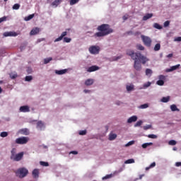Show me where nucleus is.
Masks as SVG:
<instances>
[{
    "instance_id": "obj_1",
    "label": "nucleus",
    "mask_w": 181,
    "mask_h": 181,
    "mask_svg": "<svg viewBox=\"0 0 181 181\" xmlns=\"http://www.w3.org/2000/svg\"><path fill=\"white\" fill-rule=\"evenodd\" d=\"M126 53L127 56H130L132 60H134V68L136 71H141L142 70V65L138 60L141 62L142 64H146V62H149V59L142 55L141 52H135L132 49H127Z\"/></svg>"
},
{
    "instance_id": "obj_2",
    "label": "nucleus",
    "mask_w": 181,
    "mask_h": 181,
    "mask_svg": "<svg viewBox=\"0 0 181 181\" xmlns=\"http://www.w3.org/2000/svg\"><path fill=\"white\" fill-rule=\"evenodd\" d=\"M97 30L98 32L94 34L93 37H104V36H107V35H110V33L114 32V30L108 24L98 25Z\"/></svg>"
},
{
    "instance_id": "obj_3",
    "label": "nucleus",
    "mask_w": 181,
    "mask_h": 181,
    "mask_svg": "<svg viewBox=\"0 0 181 181\" xmlns=\"http://www.w3.org/2000/svg\"><path fill=\"white\" fill-rule=\"evenodd\" d=\"M28 173H29V170L26 169V168H18L16 172V176L20 179H23V177H26Z\"/></svg>"
},
{
    "instance_id": "obj_4",
    "label": "nucleus",
    "mask_w": 181,
    "mask_h": 181,
    "mask_svg": "<svg viewBox=\"0 0 181 181\" xmlns=\"http://www.w3.org/2000/svg\"><path fill=\"white\" fill-rule=\"evenodd\" d=\"M141 37L145 46H147V47H151V45H152V40L151 37L145 35H141Z\"/></svg>"
},
{
    "instance_id": "obj_5",
    "label": "nucleus",
    "mask_w": 181,
    "mask_h": 181,
    "mask_svg": "<svg viewBox=\"0 0 181 181\" xmlns=\"http://www.w3.org/2000/svg\"><path fill=\"white\" fill-rule=\"evenodd\" d=\"M29 142V137H19L16 139V144H18V145H25V144H28Z\"/></svg>"
},
{
    "instance_id": "obj_6",
    "label": "nucleus",
    "mask_w": 181,
    "mask_h": 181,
    "mask_svg": "<svg viewBox=\"0 0 181 181\" xmlns=\"http://www.w3.org/2000/svg\"><path fill=\"white\" fill-rule=\"evenodd\" d=\"M23 158V152H21L15 156H11V159L15 162H19Z\"/></svg>"
},
{
    "instance_id": "obj_7",
    "label": "nucleus",
    "mask_w": 181,
    "mask_h": 181,
    "mask_svg": "<svg viewBox=\"0 0 181 181\" xmlns=\"http://www.w3.org/2000/svg\"><path fill=\"white\" fill-rule=\"evenodd\" d=\"M89 52L91 54H98V53H100V47L92 46L89 47Z\"/></svg>"
},
{
    "instance_id": "obj_8",
    "label": "nucleus",
    "mask_w": 181,
    "mask_h": 181,
    "mask_svg": "<svg viewBox=\"0 0 181 181\" xmlns=\"http://www.w3.org/2000/svg\"><path fill=\"white\" fill-rule=\"evenodd\" d=\"M30 111V108L28 105L20 107V112H29Z\"/></svg>"
},
{
    "instance_id": "obj_9",
    "label": "nucleus",
    "mask_w": 181,
    "mask_h": 181,
    "mask_svg": "<svg viewBox=\"0 0 181 181\" xmlns=\"http://www.w3.org/2000/svg\"><path fill=\"white\" fill-rule=\"evenodd\" d=\"M65 36H67V31L63 32L58 38L54 40V42H60V40H63L64 37H66Z\"/></svg>"
},
{
    "instance_id": "obj_10",
    "label": "nucleus",
    "mask_w": 181,
    "mask_h": 181,
    "mask_svg": "<svg viewBox=\"0 0 181 181\" xmlns=\"http://www.w3.org/2000/svg\"><path fill=\"white\" fill-rule=\"evenodd\" d=\"M4 36L5 37H8V36H13V37H16V36H18V34L16 33V32H12V31H10V32H5L4 33Z\"/></svg>"
},
{
    "instance_id": "obj_11",
    "label": "nucleus",
    "mask_w": 181,
    "mask_h": 181,
    "mask_svg": "<svg viewBox=\"0 0 181 181\" xmlns=\"http://www.w3.org/2000/svg\"><path fill=\"white\" fill-rule=\"evenodd\" d=\"M40 32V29L39 28H33L30 33V36H33L35 35H37Z\"/></svg>"
},
{
    "instance_id": "obj_12",
    "label": "nucleus",
    "mask_w": 181,
    "mask_h": 181,
    "mask_svg": "<svg viewBox=\"0 0 181 181\" xmlns=\"http://www.w3.org/2000/svg\"><path fill=\"white\" fill-rule=\"evenodd\" d=\"M97 70H100V67H98V66L94 65V66H90V67L88 69L87 71H88V73H91V72H93V71H97Z\"/></svg>"
},
{
    "instance_id": "obj_13",
    "label": "nucleus",
    "mask_w": 181,
    "mask_h": 181,
    "mask_svg": "<svg viewBox=\"0 0 181 181\" xmlns=\"http://www.w3.org/2000/svg\"><path fill=\"white\" fill-rule=\"evenodd\" d=\"M138 117L136 116H132L127 119L128 124H132V122H136L137 121Z\"/></svg>"
},
{
    "instance_id": "obj_14",
    "label": "nucleus",
    "mask_w": 181,
    "mask_h": 181,
    "mask_svg": "<svg viewBox=\"0 0 181 181\" xmlns=\"http://www.w3.org/2000/svg\"><path fill=\"white\" fill-rule=\"evenodd\" d=\"M34 179H37L39 177V169H34L32 173Z\"/></svg>"
},
{
    "instance_id": "obj_15",
    "label": "nucleus",
    "mask_w": 181,
    "mask_h": 181,
    "mask_svg": "<svg viewBox=\"0 0 181 181\" xmlns=\"http://www.w3.org/2000/svg\"><path fill=\"white\" fill-rule=\"evenodd\" d=\"M180 67V64H177V65H175V66H173L170 67V69H168L166 70V71L168 73L170 72V71H173L175 70H177V69Z\"/></svg>"
},
{
    "instance_id": "obj_16",
    "label": "nucleus",
    "mask_w": 181,
    "mask_h": 181,
    "mask_svg": "<svg viewBox=\"0 0 181 181\" xmlns=\"http://www.w3.org/2000/svg\"><path fill=\"white\" fill-rule=\"evenodd\" d=\"M37 129H43V128H45V123L40 120L38 121L37 122Z\"/></svg>"
},
{
    "instance_id": "obj_17",
    "label": "nucleus",
    "mask_w": 181,
    "mask_h": 181,
    "mask_svg": "<svg viewBox=\"0 0 181 181\" xmlns=\"http://www.w3.org/2000/svg\"><path fill=\"white\" fill-rule=\"evenodd\" d=\"M55 73L59 76H62V74H66L67 73V69L56 70Z\"/></svg>"
},
{
    "instance_id": "obj_18",
    "label": "nucleus",
    "mask_w": 181,
    "mask_h": 181,
    "mask_svg": "<svg viewBox=\"0 0 181 181\" xmlns=\"http://www.w3.org/2000/svg\"><path fill=\"white\" fill-rule=\"evenodd\" d=\"M20 133H21L22 135H29V129H22L20 130Z\"/></svg>"
},
{
    "instance_id": "obj_19",
    "label": "nucleus",
    "mask_w": 181,
    "mask_h": 181,
    "mask_svg": "<svg viewBox=\"0 0 181 181\" xmlns=\"http://www.w3.org/2000/svg\"><path fill=\"white\" fill-rule=\"evenodd\" d=\"M60 2H62V0H55L52 3V6L57 8V6H59V5L60 4Z\"/></svg>"
},
{
    "instance_id": "obj_20",
    "label": "nucleus",
    "mask_w": 181,
    "mask_h": 181,
    "mask_svg": "<svg viewBox=\"0 0 181 181\" xmlns=\"http://www.w3.org/2000/svg\"><path fill=\"white\" fill-rule=\"evenodd\" d=\"M93 83H94V81L93 79H87L85 81L86 86H93Z\"/></svg>"
},
{
    "instance_id": "obj_21",
    "label": "nucleus",
    "mask_w": 181,
    "mask_h": 181,
    "mask_svg": "<svg viewBox=\"0 0 181 181\" xmlns=\"http://www.w3.org/2000/svg\"><path fill=\"white\" fill-rule=\"evenodd\" d=\"M153 71L151 69H146V76H148V77H151L152 76Z\"/></svg>"
},
{
    "instance_id": "obj_22",
    "label": "nucleus",
    "mask_w": 181,
    "mask_h": 181,
    "mask_svg": "<svg viewBox=\"0 0 181 181\" xmlns=\"http://www.w3.org/2000/svg\"><path fill=\"white\" fill-rule=\"evenodd\" d=\"M153 16L152 13H147L146 16L143 17V21H148V19H151Z\"/></svg>"
},
{
    "instance_id": "obj_23",
    "label": "nucleus",
    "mask_w": 181,
    "mask_h": 181,
    "mask_svg": "<svg viewBox=\"0 0 181 181\" xmlns=\"http://www.w3.org/2000/svg\"><path fill=\"white\" fill-rule=\"evenodd\" d=\"M170 110L173 112L180 111V110H179V108H177V106H176V105L175 104L170 105Z\"/></svg>"
},
{
    "instance_id": "obj_24",
    "label": "nucleus",
    "mask_w": 181,
    "mask_h": 181,
    "mask_svg": "<svg viewBox=\"0 0 181 181\" xmlns=\"http://www.w3.org/2000/svg\"><path fill=\"white\" fill-rule=\"evenodd\" d=\"M152 145H153V143L150 142V143H145L142 144V148L143 149H146L147 146H152Z\"/></svg>"
},
{
    "instance_id": "obj_25",
    "label": "nucleus",
    "mask_w": 181,
    "mask_h": 181,
    "mask_svg": "<svg viewBox=\"0 0 181 181\" xmlns=\"http://www.w3.org/2000/svg\"><path fill=\"white\" fill-rule=\"evenodd\" d=\"M33 18H35V14H30L27 17H25L24 21L28 22V21H30L31 19H33Z\"/></svg>"
},
{
    "instance_id": "obj_26",
    "label": "nucleus",
    "mask_w": 181,
    "mask_h": 181,
    "mask_svg": "<svg viewBox=\"0 0 181 181\" xmlns=\"http://www.w3.org/2000/svg\"><path fill=\"white\" fill-rule=\"evenodd\" d=\"M170 100V96L163 97L161 99V102L162 103H169Z\"/></svg>"
},
{
    "instance_id": "obj_27",
    "label": "nucleus",
    "mask_w": 181,
    "mask_h": 181,
    "mask_svg": "<svg viewBox=\"0 0 181 181\" xmlns=\"http://www.w3.org/2000/svg\"><path fill=\"white\" fill-rule=\"evenodd\" d=\"M117 138V134H110L109 135V140L110 141H114V139H115Z\"/></svg>"
},
{
    "instance_id": "obj_28",
    "label": "nucleus",
    "mask_w": 181,
    "mask_h": 181,
    "mask_svg": "<svg viewBox=\"0 0 181 181\" xmlns=\"http://www.w3.org/2000/svg\"><path fill=\"white\" fill-rule=\"evenodd\" d=\"M136 47L137 50H145V47L141 44L136 45Z\"/></svg>"
},
{
    "instance_id": "obj_29",
    "label": "nucleus",
    "mask_w": 181,
    "mask_h": 181,
    "mask_svg": "<svg viewBox=\"0 0 181 181\" xmlns=\"http://www.w3.org/2000/svg\"><path fill=\"white\" fill-rule=\"evenodd\" d=\"M159 50H160V44L157 43L154 47V51L155 52H159Z\"/></svg>"
},
{
    "instance_id": "obj_30",
    "label": "nucleus",
    "mask_w": 181,
    "mask_h": 181,
    "mask_svg": "<svg viewBox=\"0 0 181 181\" xmlns=\"http://www.w3.org/2000/svg\"><path fill=\"white\" fill-rule=\"evenodd\" d=\"M124 163L126 165H128L129 163H135V160H134L133 158H130V159H128L126 161H124Z\"/></svg>"
},
{
    "instance_id": "obj_31",
    "label": "nucleus",
    "mask_w": 181,
    "mask_h": 181,
    "mask_svg": "<svg viewBox=\"0 0 181 181\" xmlns=\"http://www.w3.org/2000/svg\"><path fill=\"white\" fill-rule=\"evenodd\" d=\"M52 60H53V58H52V57L45 58L44 59V64H47L48 63H50V62H52Z\"/></svg>"
},
{
    "instance_id": "obj_32",
    "label": "nucleus",
    "mask_w": 181,
    "mask_h": 181,
    "mask_svg": "<svg viewBox=\"0 0 181 181\" xmlns=\"http://www.w3.org/2000/svg\"><path fill=\"white\" fill-rule=\"evenodd\" d=\"M63 42L64 43H70L71 42V38L65 37L63 38Z\"/></svg>"
},
{
    "instance_id": "obj_33",
    "label": "nucleus",
    "mask_w": 181,
    "mask_h": 181,
    "mask_svg": "<svg viewBox=\"0 0 181 181\" xmlns=\"http://www.w3.org/2000/svg\"><path fill=\"white\" fill-rule=\"evenodd\" d=\"M156 166V163L153 162L152 163L149 167L146 168V170H149L151 168H155Z\"/></svg>"
},
{
    "instance_id": "obj_34",
    "label": "nucleus",
    "mask_w": 181,
    "mask_h": 181,
    "mask_svg": "<svg viewBox=\"0 0 181 181\" xmlns=\"http://www.w3.org/2000/svg\"><path fill=\"white\" fill-rule=\"evenodd\" d=\"M148 107H149V105H148V103H145L143 105H141L139 108H141V110H145V108H148Z\"/></svg>"
},
{
    "instance_id": "obj_35",
    "label": "nucleus",
    "mask_w": 181,
    "mask_h": 181,
    "mask_svg": "<svg viewBox=\"0 0 181 181\" xmlns=\"http://www.w3.org/2000/svg\"><path fill=\"white\" fill-rule=\"evenodd\" d=\"M153 28H155L156 29L160 30L162 29V25H159V23H156L153 24Z\"/></svg>"
},
{
    "instance_id": "obj_36",
    "label": "nucleus",
    "mask_w": 181,
    "mask_h": 181,
    "mask_svg": "<svg viewBox=\"0 0 181 181\" xmlns=\"http://www.w3.org/2000/svg\"><path fill=\"white\" fill-rule=\"evenodd\" d=\"M151 128H152L151 124H148L143 127V129H144V131H148V129H151Z\"/></svg>"
},
{
    "instance_id": "obj_37",
    "label": "nucleus",
    "mask_w": 181,
    "mask_h": 181,
    "mask_svg": "<svg viewBox=\"0 0 181 181\" xmlns=\"http://www.w3.org/2000/svg\"><path fill=\"white\" fill-rule=\"evenodd\" d=\"M21 8V5L19 4H16L13 6V9L15 11H18Z\"/></svg>"
},
{
    "instance_id": "obj_38",
    "label": "nucleus",
    "mask_w": 181,
    "mask_h": 181,
    "mask_svg": "<svg viewBox=\"0 0 181 181\" xmlns=\"http://www.w3.org/2000/svg\"><path fill=\"white\" fill-rule=\"evenodd\" d=\"M0 136H1V138H6V136H8V132H2L0 134Z\"/></svg>"
},
{
    "instance_id": "obj_39",
    "label": "nucleus",
    "mask_w": 181,
    "mask_h": 181,
    "mask_svg": "<svg viewBox=\"0 0 181 181\" xmlns=\"http://www.w3.org/2000/svg\"><path fill=\"white\" fill-rule=\"evenodd\" d=\"M80 0H70L69 4L71 6L76 5Z\"/></svg>"
},
{
    "instance_id": "obj_40",
    "label": "nucleus",
    "mask_w": 181,
    "mask_h": 181,
    "mask_svg": "<svg viewBox=\"0 0 181 181\" xmlns=\"http://www.w3.org/2000/svg\"><path fill=\"white\" fill-rule=\"evenodd\" d=\"M112 174H109L103 177V180H107V179H111Z\"/></svg>"
},
{
    "instance_id": "obj_41",
    "label": "nucleus",
    "mask_w": 181,
    "mask_h": 181,
    "mask_svg": "<svg viewBox=\"0 0 181 181\" xmlns=\"http://www.w3.org/2000/svg\"><path fill=\"white\" fill-rule=\"evenodd\" d=\"M25 81H32L33 80V77L32 76H27L25 78Z\"/></svg>"
},
{
    "instance_id": "obj_42",
    "label": "nucleus",
    "mask_w": 181,
    "mask_h": 181,
    "mask_svg": "<svg viewBox=\"0 0 181 181\" xmlns=\"http://www.w3.org/2000/svg\"><path fill=\"white\" fill-rule=\"evenodd\" d=\"M147 136L151 139H156V138H158V136L156 134H148Z\"/></svg>"
},
{
    "instance_id": "obj_43",
    "label": "nucleus",
    "mask_w": 181,
    "mask_h": 181,
    "mask_svg": "<svg viewBox=\"0 0 181 181\" xmlns=\"http://www.w3.org/2000/svg\"><path fill=\"white\" fill-rule=\"evenodd\" d=\"M152 83L151 82H147L143 85L144 88H148V87H151Z\"/></svg>"
},
{
    "instance_id": "obj_44",
    "label": "nucleus",
    "mask_w": 181,
    "mask_h": 181,
    "mask_svg": "<svg viewBox=\"0 0 181 181\" xmlns=\"http://www.w3.org/2000/svg\"><path fill=\"white\" fill-rule=\"evenodd\" d=\"M134 90V86L130 85V86H127V91H132Z\"/></svg>"
},
{
    "instance_id": "obj_45",
    "label": "nucleus",
    "mask_w": 181,
    "mask_h": 181,
    "mask_svg": "<svg viewBox=\"0 0 181 181\" xmlns=\"http://www.w3.org/2000/svg\"><path fill=\"white\" fill-rule=\"evenodd\" d=\"M156 84L158 86H163V84H165V81H163V80H158L157 82H156Z\"/></svg>"
},
{
    "instance_id": "obj_46",
    "label": "nucleus",
    "mask_w": 181,
    "mask_h": 181,
    "mask_svg": "<svg viewBox=\"0 0 181 181\" xmlns=\"http://www.w3.org/2000/svg\"><path fill=\"white\" fill-rule=\"evenodd\" d=\"M142 125V120L138 121L135 124L134 127L136 128V127H141Z\"/></svg>"
},
{
    "instance_id": "obj_47",
    "label": "nucleus",
    "mask_w": 181,
    "mask_h": 181,
    "mask_svg": "<svg viewBox=\"0 0 181 181\" xmlns=\"http://www.w3.org/2000/svg\"><path fill=\"white\" fill-rule=\"evenodd\" d=\"M16 77H18V74H10V78L12 80H14V78H16Z\"/></svg>"
},
{
    "instance_id": "obj_48",
    "label": "nucleus",
    "mask_w": 181,
    "mask_h": 181,
    "mask_svg": "<svg viewBox=\"0 0 181 181\" xmlns=\"http://www.w3.org/2000/svg\"><path fill=\"white\" fill-rule=\"evenodd\" d=\"M135 144V141H129L126 145L125 146H131V145H134Z\"/></svg>"
},
{
    "instance_id": "obj_49",
    "label": "nucleus",
    "mask_w": 181,
    "mask_h": 181,
    "mask_svg": "<svg viewBox=\"0 0 181 181\" xmlns=\"http://www.w3.org/2000/svg\"><path fill=\"white\" fill-rule=\"evenodd\" d=\"M87 134V130L79 131V135H86Z\"/></svg>"
},
{
    "instance_id": "obj_50",
    "label": "nucleus",
    "mask_w": 181,
    "mask_h": 181,
    "mask_svg": "<svg viewBox=\"0 0 181 181\" xmlns=\"http://www.w3.org/2000/svg\"><path fill=\"white\" fill-rule=\"evenodd\" d=\"M40 165H42V166H49V163L45 162V161H40Z\"/></svg>"
},
{
    "instance_id": "obj_51",
    "label": "nucleus",
    "mask_w": 181,
    "mask_h": 181,
    "mask_svg": "<svg viewBox=\"0 0 181 181\" xmlns=\"http://www.w3.org/2000/svg\"><path fill=\"white\" fill-rule=\"evenodd\" d=\"M170 25V21H166L164 23V28H168V26H169Z\"/></svg>"
},
{
    "instance_id": "obj_52",
    "label": "nucleus",
    "mask_w": 181,
    "mask_h": 181,
    "mask_svg": "<svg viewBox=\"0 0 181 181\" xmlns=\"http://www.w3.org/2000/svg\"><path fill=\"white\" fill-rule=\"evenodd\" d=\"M16 148H13L12 150H11V156H13H13H15L16 154Z\"/></svg>"
},
{
    "instance_id": "obj_53",
    "label": "nucleus",
    "mask_w": 181,
    "mask_h": 181,
    "mask_svg": "<svg viewBox=\"0 0 181 181\" xmlns=\"http://www.w3.org/2000/svg\"><path fill=\"white\" fill-rule=\"evenodd\" d=\"M169 145H172L173 146L176 145V141L175 140H171L169 141Z\"/></svg>"
},
{
    "instance_id": "obj_54",
    "label": "nucleus",
    "mask_w": 181,
    "mask_h": 181,
    "mask_svg": "<svg viewBox=\"0 0 181 181\" xmlns=\"http://www.w3.org/2000/svg\"><path fill=\"white\" fill-rule=\"evenodd\" d=\"M4 21H6V17L0 18V23H2Z\"/></svg>"
},
{
    "instance_id": "obj_55",
    "label": "nucleus",
    "mask_w": 181,
    "mask_h": 181,
    "mask_svg": "<svg viewBox=\"0 0 181 181\" xmlns=\"http://www.w3.org/2000/svg\"><path fill=\"white\" fill-rule=\"evenodd\" d=\"M175 42H181V37H177L175 38Z\"/></svg>"
},
{
    "instance_id": "obj_56",
    "label": "nucleus",
    "mask_w": 181,
    "mask_h": 181,
    "mask_svg": "<svg viewBox=\"0 0 181 181\" xmlns=\"http://www.w3.org/2000/svg\"><path fill=\"white\" fill-rule=\"evenodd\" d=\"M175 166H176L177 168L180 167V166H181V162H177V163H175Z\"/></svg>"
},
{
    "instance_id": "obj_57",
    "label": "nucleus",
    "mask_w": 181,
    "mask_h": 181,
    "mask_svg": "<svg viewBox=\"0 0 181 181\" xmlns=\"http://www.w3.org/2000/svg\"><path fill=\"white\" fill-rule=\"evenodd\" d=\"M70 153H72L73 155H77L78 153V152H77L76 151H72L70 152Z\"/></svg>"
},
{
    "instance_id": "obj_58",
    "label": "nucleus",
    "mask_w": 181,
    "mask_h": 181,
    "mask_svg": "<svg viewBox=\"0 0 181 181\" xmlns=\"http://www.w3.org/2000/svg\"><path fill=\"white\" fill-rule=\"evenodd\" d=\"M123 21H127L128 19V15H125L122 17Z\"/></svg>"
},
{
    "instance_id": "obj_59",
    "label": "nucleus",
    "mask_w": 181,
    "mask_h": 181,
    "mask_svg": "<svg viewBox=\"0 0 181 181\" xmlns=\"http://www.w3.org/2000/svg\"><path fill=\"white\" fill-rule=\"evenodd\" d=\"M159 78H160V80H163V78H165V76L160 75V76H159Z\"/></svg>"
},
{
    "instance_id": "obj_60",
    "label": "nucleus",
    "mask_w": 181,
    "mask_h": 181,
    "mask_svg": "<svg viewBox=\"0 0 181 181\" xmlns=\"http://www.w3.org/2000/svg\"><path fill=\"white\" fill-rule=\"evenodd\" d=\"M167 57L168 58L173 57V54H169L168 55H167Z\"/></svg>"
},
{
    "instance_id": "obj_61",
    "label": "nucleus",
    "mask_w": 181,
    "mask_h": 181,
    "mask_svg": "<svg viewBox=\"0 0 181 181\" xmlns=\"http://www.w3.org/2000/svg\"><path fill=\"white\" fill-rule=\"evenodd\" d=\"M83 92L87 94V93H90V90H87V89H85V90H83Z\"/></svg>"
},
{
    "instance_id": "obj_62",
    "label": "nucleus",
    "mask_w": 181,
    "mask_h": 181,
    "mask_svg": "<svg viewBox=\"0 0 181 181\" xmlns=\"http://www.w3.org/2000/svg\"><path fill=\"white\" fill-rule=\"evenodd\" d=\"M127 34H128V35H132V31H129V32L127 33Z\"/></svg>"
},
{
    "instance_id": "obj_63",
    "label": "nucleus",
    "mask_w": 181,
    "mask_h": 181,
    "mask_svg": "<svg viewBox=\"0 0 181 181\" xmlns=\"http://www.w3.org/2000/svg\"><path fill=\"white\" fill-rule=\"evenodd\" d=\"M119 59H121V57H117L115 60H119Z\"/></svg>"
},
{
    "instance_id": "obj_64",
    "label": "nucleus",
    "mask_w": 181,
    "mask_h": 181,
    "mask_svg": "<svg viewBox=\"0 0 181 181\" xmlns=\"http://www.w3.org/2000/svg\"><path fill=\"white\" fill-rule=\"evenodd\" d=\"M143 176H144V175H140L139 179H142Z\"/></svg>"
}]
</instances>
